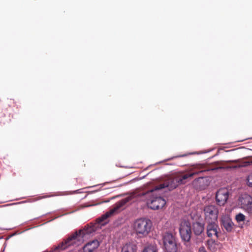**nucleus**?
Returning a JSON list of instances; mask_svg holds the SVG:
<instances>
[{
    "label": "nucleus",
    "instance_id": "nucleus-1",
    "mask_svg": "<svg viewBox=\"0 0 252 252\" xmlns=\"http://www.w3.org/2000/svg\"><path fill=\"white\" fill-rule=\"evenodd\" d=\"M214 170L206 169L202 165L195 167L189 170L176 172L164 180L163 183L156 186L153 189L149 190L143 194L147 199V204L149 207L153 210H158L162 208L166 204L164 199L156 194V192L161 189L167 188L172 190L181 185L186 184L194 175Z\"/></svg>",
    "mask_w": 252,
    "mask_h": 252
},
{
    "label": "nucleus",
    "instance_id": "nucleus-2",
    "mask_svg": "<svg viewBox=\"0 0 252 252\" xmlns=\"http://www.w3.org/2000/svg\"><path fill=\"white\" fill-rule=\"evenodd\" d=\"M133 196L130 195L122 199L117 202L114 207L109 211L106 212L101 217L96 220V222L94 224L90 223L86 225L83 229H80L78 231L75 232L70 236L68 237L66 240L62 242L58 246L56 247L54 251L64 250L69 246L75 244L77 241H80L84 237L90 235L95 232L98 227L100 226L104 225L108 221L107 218L117 213L126 204L133 199Z\"/></svg>",
    "mask_w": 252,
    "mask_h": 252
},
{
    "label": "nucleus",
    "instance_id": "nucleus-3",
    "mask_svg": "<svg viewBox=\"0 0 252 252\" xmlns=\"http://www.w3.org/2000/svg\"><path fill=\"white\" fill-rule=\"evenodd\" d=\"M153 226L151 220L146 218L136 220L133 224V228L136 234L140 237H146L151 232Z\"/></svg>",
    "mask_w": 252,
    "mask_h": 252
},
{
    "label": "nucleus",
    "instance_id": "nucleus-4",
    "mask_svg": "<svg viewBox=\"0 0 252 252\" xmlns=\"http://www.w3.org/2000/svg\"><path fill=\"white\" fill-rule=\"evenodd\" d=\"M165 252H177L178 247L175 237L172 233L166 232L162 237Z\"/></svg>",
    "mask_w": 252,
    "mask_h": 252
},
{
    "label": "nucleus",
    "instance_id": "nucleus-5",
    "mask_svg": "<svg viewBox=\"0 0 252 252\" xmlns=\"http://www.w3.org/2000/svg\"><path fill=\"white\" fill-rule=\"evenodd\" d=\"M179 232L182 240L185 242V245L188 246V243L190 241L191 234V227L189 221L184 220L181 221Z\"/></svg>",
    "mask_w": 252,
    "mask_h": 252
},
{
    "label": "nucleus",
    "instance_id": "nucleus-6",
    "mask_svg": "<svg viewBox=\"0 0 252 252\" xmlns=\"http://www.w3.org/2000/svg\"><path fill=\"white\" fill-rule=\"evenodd\" d=\"M205 220L206 222L217 221L219 214V209L215 205H208L203 209Z\"/></svg>",
    "mask_w": 252,
    "mask_h": 252
},
{
    "label": "nucleus",
    "instance_id": "nucleus-7",
    "mask_svg": "<svg viewBox=\"0 0 252 252\" xmlns=\"http://www.w3.org/2000/svg\"><path fill=\"white\" fill-rule=\"evenodd\" d=\"M241 208L249 213L252 212V197L248 194H242L239 198Z\"/></svg>",
    "mask_w": 252,
    "mask_h": 252
},
{
    "label": "nucleus",
    "instance_id": "nucleus-8",
    "mask_svg": "<svg viewBox=\"0 0 252 252\" xmlns=\"http://www.w3.org/2000/svg\"><path fill=\"white\" fill-rule=\"evenodd\" d=\"M217 221H212V222H206L207 223L206 226L207 234L209 237L215 236L217 238L220 236V228L217 224Z\"/></svg>",
    "mask_w": 252,
    "mask_h": 252
},
{
    "label": "nucleus",
    "instance_id": "nucleus-9",
    "mask_svg": "<svg viewBox=\"0 0 252 252\" xmlns=\"http://www.w3.org/2000/svg\"><path fill=\"white\" fill-rule=\"evenodd\" d=\"M228 191L226 189H220L216 193V200L218 205L223 206L226 203L228 198Z\"/></svg>",
    "mask_w": 252,
    "mask_h": 252
},
{
    "label": "nucleus",
    "instance_id": "nucleus-10",
    "mask_svg": "<svg viewBox=\"0 0 252 252\" xmlns=\"http://www.w3.org/2000/svg\"><path fill=\"white\" fill-rule=\"evenodd\" d=\"M221 225L228 232H230L233 229L234 223L230 218L227 216H223L220 220Z\"/></svg>",
    "mask_w": 252,
    "mask_h": 252
},
{
    "label": "nucleus",
    "instance_id": "nucleus-11",
    "mask_svg": "<svg viewBox=\"0 0 252 252\" xmlns=\"http://www.w3.org/2000/svg\"><path fill=\"white\" fill-rule=\"evenodd\" d=\"M99 242L94 240L87 243L83 248L84 252H94L99 246Z\"/></svg>",
    "mask_w": 252,
    "mask_h": 252
},
{
    "label": "nucleus",
    "instance_id": "nucleus-12",
    "mask_svg": "<svg viewBox=\"0 0 252 252\" xmlns=\"http://www.w3.org/2000/svg\"><path fill=\"white\" fill-rule=\"evenodd\" d=\"M137 247L133 243H127L124 245L121 249V252H136Z\"/></svg>",
    "mask_w": 252,
    "mask_h": 252
},
{
    "label": "nucleus",
    "instance_id": "nucleus-13",
    "mask_svg": "<svg viewBox=\"0 0 252 252\" xmlns=\"http://www.w3.org/2000/svg\"><path fill=\"white\" fill-rule=\"evenodd\" d=\"M192 230L195 235H200L204 230V224L199 222H194L192 225Z\"/></svg>",
    "mask_w": 252,
    "mask_h": 252
},
{
    "label": "nucleus",
    "instance_id": "nucleus-14",
    "mask_svg": "<svg viewBox=\"0 0 252 252\" xmlns=\"http://www.w3.org/2000/svg\"><path fill=\"white\" fill-rule=\"evenodd\" d=\"M142 252H158L156 244H150L144 246Z\"/></svg>",
    "mask_w": 252,
    "mask_h": 252
},
{
    "label": "nucleus",
    "instance_id": "nucleus-15",
    "mask_svg": "<svg viewBox=\"0 0 252 252\" xmlns=\"http://www.w3.org/2000/svg\"><path fill=\"white\" fill-rule=\"evenodd\" d=\"M207 248L211 251L215 252L217 250V242L213 239H211L207 241Z\"/></svg>",
    "mask_w": 252,
    "mask_h": 252
},
{
    "label": "nucleus",
    "instance_id": "nucleus-16",
    "mask_svg": "<svg viewBox=\"0 0 252 252\" xmlns=\"http://www.w3.org/2000/svg\"><path fill=\"white\" fill-rule=\"evenodd\" d=\"M235 219L237 222H240L241 221H243L245 220V216L243 214L239 213L236 216Z\"/></svg>",
    "mask_w": 252,
    "mask_h": 252
},
{
    "label": "nucleus",
    "instance_id": "nucleus-17",
    "mask_svg": "<svg viewBox=\"0 0 252 252\" xmlns=\"http://www.w3.org/2000/svg\"><path fill=\"white\" fill-rule=\"evenodd\" d=\"M247 184L249 187H252V173L247 178Z\"/></svg>",
    "mask_w": 252,
    "mask_h": 252
},
{
    "label": "nucleus",
    "instance_id": "nucleus-18",
    "mask_svg": "<svg viewBox=\"0 0 252 252\" xmlns=\"http://www.w3.org/2000/svg\"><path fill=\"white\" fill-rule=\"evenodd\" d=\"M251 164V162L249 161H246L244 162L242 165H241V166H247L248 165H250Z\"/></svg>",
    "mask_w": 252,
    "mask_h": 252
},
{
    "label": "nucleus",
    "instance_id": "nucleus-19",
    "mask_svg": "<svg viewBox=\"0 0 252 252\" xmlns=\"http://www.w3.org/2000/svg\"><path fill=\"white\" fill-rule=\"evenodd\" d=\"M199 252H207L204 247H201L199 249Z\"/></svg>",
    "mask_w": 252,
    "mask_h": 252
},
{
    "label": "nucleus",
    "instance_id": "nucleus-20",
    "mask_svg": "<svg viewBox=\"0 0 252 252\" xmlns=\"http://www.w3.org/2000/svg\"><path fill=\"white\" fill-rule=\"evenodd\" d=\"M75 192H78V190H76Z\"/></svg>",
    "mask_w": 252,
    "mask_h": 252
}]
</instances>
